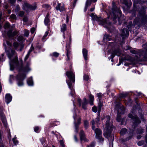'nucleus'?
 <instances>
[{
    "label": "nucleus",
    "instance_id": "nucleus-1",
    "mask_svg": "<svg viewBox=\"0 0 147 147\" xmlns=\"http://www.w3.org/2000/svg\"><path fill=\"white\" fill-rule=\"evenodd\" d=\"M7 55L10 59L9 63L11 70H13L15 67L18 68L20 71H28L30 70L29 67L30 63L29 62L27 63L26 65L24 67H23L22 63L20 65H19L17 55L15 51L11 50V52L8 53Z\"/></svg>",
    "mask_w": 147,
    "mask_h": 147
},
{
    "label": "nucleus",
    "instance_id": "nucleus-2",
    "mask_svg": "<svg viewBox=\"0 0 147 147\" xmlns=\"http://www.w3.org/2000/svg\"><path fill=\"white\" fill-rule=\"evenodd\" d=\"M107 119L105 128V132L103 134L105 137L109 139L110 137L111 131L112 130V125L111 123H109L110 117L107 116L106 117Z\"/></svg>",
    "mask_w": 147,
    "mask_h": 147
},
{
    "label": "nucleus",
    "instance_id": "nucleus-3",
    "mask_svg": "<svg viewBox=\"0 0 147 147\" xmlns=\"http://www.w3.org/2000/svg\"><path fill=\"white\" fill-rule=\"evenodd\" d=\"M130 52L133 54H138L139 57L137 56V59L140 61L146 60L147 58V50L145 51L139 50L138 49H132L130 50Z\"/></svg>",
    "mask_w": 147,
    "mask_h": 147
},
{
    "label": "nucleus",
    "instance_id": "nucleus-4",
    "mask_svg": "<svg viewBox=\"0 0 147 147\" xmlns=\"http://www.w3.org/2000/svg\"><path fill=\"white\" fill-rule=\"evenodd\" d=\"M92 129L94 130L96 134V138L98 139L100 142H103L104 140V139L102 137V132L101 130L98 128H96L94 129L95 128L94 125L95 124V121L94 120L92 121Z\"/></svg>",
    "mask_w": 147,
    "mask_h": 147
},
{
    "label": "nucleus",
    "instance_id": "nucleus-5",
    "mask_svg": "<svg viewBox=\"0 0 147 147\" xmlns=\"http://www.w3.org/2000/svg\"><path fill=\"white\" fill-rule=\"evenodd\" d=\"M112 12L110 13V15H108V18H113V20L114 21H115L116 19L117 18V15L116 13H120L121 11L119 9L116 8L115 9L114 7H113L112 9Z\"/></svg>",
    "mask_w": 147,
    "mask_h": 147
},
{
    "label": "nucleus",
    "instance_id": "nucleus-6",
    "mask_svg": "<svg viewBox=\"0 0 147 147\" xmlns=\"http://www.w3.org/2000/svg\"><path fill=\"white\" fill-rule=\"evenodd\" d=\"M16 77L18 85L19 86H23V83L22 81L25 78V75L24 74H19Z\"/></svg>",
    "mask_w": 147,
    "mask_h": 147
},
{
    "label": "nucleus",
    "instance_id": "nucleus-7",
    "mask_svg": "<svg viewBox=\"0 0 147 147\" xmlns=\"http://www.w3.org/2000/svg\"><path fill=\"white\" fill-rule=\"evenodd\" d=\"M4 111H5V110L3 108H1V120L4 127L7 129V124L6 117L3 113Z\"/></svg>",
    "mask_w": 147,
    "mask_h": 147
},
{
    "label": "nucleus",
    "instance_id": "nucleus-8",
    "mask_svg": "<svg viewBox=\"0 0 147 147\" xmlns=\"http://www.w3.org/2000/svg\"><path fill=\"white\" fill-rule=\"evenodd\" d=\"M94 19L96 21H98L101 24L104 26V27H107V25L110 24V23L108 22L106 19H103L101 18L98 17L97 16L94 17Z\"/></svg>",
    "mask_w": 147,
    "mask_h": 147
},
{
    "label": "nucleus",
    "instance_id": "nucleus-9",
    "mask_svg": "<svg viewBox=\"0 0 147 147\" xmlns=\"http://www.w3.org/2000/svg\"><path fill=\"white\" fill-rule=\"evenodd\" d=\"M128 116L129 117L133 120V126L134 127L140 123V120L136 116H134L131 114H129Z\"/></svg>",
    "mask_w": 147,
    "mask_h": 147
},
{
    "label": "nucleus",
    "instance_id": "nucleus-10",
    "mask_svg": "<svg viewBox=\"0 0 147 147\" xmlns=\"http://www.w3.org/2000/svg\"><path fill=\"white\" fill-rule=\"evenodd\" d=\"M66 74L70 81L74 83L75 82V75L73 71L71 70L69 71H67L66 72Z\"/></svg>",
    "mask_w": 147,
    "mask_h": 147
},
{
    "label": "nucleus",
    "instance_id": "nucleus-11",
    "mask_svg": "<svg viewBox=\"0 0 147 147\" xmlns=\"http://www.w3.org/2000/svg\"><path fill=\"white\" fill-rule=\"evenodd\" d=\"M69 42L68 44H67L66 46V55L67 56V61L70 60V56L71 55V52L70 51V44L71 43V38L70 36L69 37Z\"/></svg>",
    "mask_w": 147,
    "mask_h": 147
},
{
    "label": "nucleus",
    "instance_id": "nucleus-12",
    "mask_svg": "<svg viewBox=\"0 0 147 147\" xmlns=\"http://www.w3.org/2000/svg\"><path fill=\"white\" fill-rule=\"evenodd\" d=\"M125 108L123 106H122L119 108L117 112V120L118 122H120L121 120V117L120 116L121 114H123L125 111Z\"/></svg>",
    "mask_w": 147,
    "mask_h": 147
},
{
    "label": "nucleus",
    "instance_id": "nucleus-13",
    "mask_svg": "<svg viewBox=\"0 0 147 147\" xmlns=\"http://www.w3.org/2000/svg\"><path fill=\"white\" fill-rule=\"evenodd\" d=\"M139 14L140 16L142 17V22L143 23L145 22L147 23V14L146 16L145 10L139 11Z\"/></svg>",
    "mask_w": 147,
    "mask_h": 147
},
{
    "label": "nucleus",
    "instance_id": "nucleus-14",
    "mask_svg": "<svg viewBox=\"0 0 147 147\" xmlns=\"http://www.w3.org/2000/svg\"><path fill=\"white\" fill-rule=\"evenodd\" d=\"M57 10H59L60 12L64 11L65 10L64 5L63 4H61L60 3H58L57 5L55 7Z\"/></svg>",
    "mask_w": 147,
    "mask_h": 147
},
{
    "label": "nucleus",
    "instance_id": "nucleus-15",
    "mask_svg": "<svg viewBox=\"0 0 147 147\" xmlns=\"http://www.w3.org/2000/svg\"><path fill=\"white\" fill-rule=\"evenodd\" d=\"M66 82L69 88L71 90V92L70 93V94L71 96H73L74 95V88L72 84L71 81L68 80H66Z\"/></svg>",
    "mask_w": 147,
    "mask_h": 147
},
{
    "label": "nucleus",
    "instance_id": "nucleus-16",
    "mask_svg": "<svg viewBox=\"0 0 147 147\" xmlns=\"http://www.w3.org/2000/svg\"><path fill=\"white\" fill-rule=\"evenodd\" d=\"M18 33V32L17 30H15L12 32V31L11 30H10L7 32V34L8 36L10 37H13L16 35Z\"/></svg>",
    "mask_w": 147,
    "mask_h": 147
},
{
    "label": "nucleus",
    "instance_id": "nucleus-17",
    "mask_svg": "<svg viewBox=\"0 0 147 147\" xmlns=\"http://www.w3.org/2000/svg\"><path fill=\"white\" fill-rule=\"evenodd\" d=\"M121 35L123 36V38L129 35V32L127 29L124 28L121 30Z\"/></svg>",
    "mask_w": 147,
    "mask_h": 147
},
{
    "label": "nucleus",
    "instance_id": "nucleus-18",
    "mask_svg": "<svg viewBox=\"0 0 147 147\" xmlns=\"http://www.w3.org/2000/svg\"><path fill=\"white\" fill-rule=\"evenodd\" d=\"M5 98V101L7 104H9L12 100V97L10 94H7Z\"/></svg>",
    "mask_w": 147,
    "mask_h": 147
},
{
    "label": "nucleus",
    "instance_id": "nucleus-19",
    "mask_svg": "<svg viewBox=\"0 0 147 147\" xmlns=\"http://www.w3.org/2000/svg\"><path fill=\"white\" fill-rule=\"evenodd\" d=\"M45 24L47 26H49V23L50 22L49 19V14L48 13L46 16L44 21Z\"/></svg>",
    "mask_w": 147,
    "mask_h": 147
},
{
    "label": "nucleus",
    "instance_id": "nucleus-20",
    "mask_svg": "<svg viewBox=\"0 0 147 147\" xmlns=\"http://www.w3.org/2000/svg\"><path fill=\"white\" fill-rule=\"evenodd\" d=\"M80 136L81 140H84L85 141H87L85 137L84 132L82 130H81L80 131Z\"/></svg>",
    "mask_w": 147,
    "mask_h": 147
},
{
    "label": "nucleus",
    "instance_id": "nucleus-21",
    "mask_svg": "<svg viewBox=\"0 0 147 147\" xmlns=\"http://www.w3.org/2000/svg\"><path fill=\"white\" fill-rule=\"evenodd\" d=\"M83 101L82 104V108L84 109L86 108V105L87 104L88 101L86 98H84L83 100Z\"/></svg>",
    "mask_w": 147,
    "mask_h": 147
},
{
    "label": "nucleus",
    "instance_id": "nucleus-22",
    "mask_svg": "<svg viewBox=\"0 0 147 147\" xmlns=\"http://www.w3.org/2000/svg\"><path fill=\"white\" fill-rule=\"evenodd\" d=\"M82 53L85 60H87L88 51L85 49H83L82 50Z\"/></svg>",
    "mask_w": 147,
    "mask_h": 147
},
{
    "label": "nucleus",
    "instance_id": "nucleus-23",
    "mask_svg": "<svg viewBox=\"0 0 147 147\" xmlns=\"http://www.w3.org/2000/svg\"><path fill=\"white\" fill-rule=\"evenodd\" d=\"M81 121V118L79 117L77 120V123L76 122H74L75 128L76 129H77L78 128V125L80 124Z\"/></svg>",
    "mask_w": 147,
    "mask_h": 147
},
{
    "label": "nucleus",
    "instance_id": "nucleus-24",
    "mask_svg": "<svg viewBox=\"0 0 147 147\" xmlns=\"http://www.w3.org/2000/svg\"><path fill=\"white\" fill-rule=\"evenodd\" d=\"M89 98L90 99V104L91 105H93V101L94 100V96L91 95L90 94L89 96Z\"/></svg>",
    "mask_w": 147,
    "mask_h": 147
},
{
    "label": "nucleus",
    "instance_id": "nucleus-25",
    "mask_svg": "<svg viewBox=\"0 0 147 147\" xmlns=\"http://www.w3.org/2000/svg\"><path fill=\"white\" fill-rule=\"evenodd\" d=\"M27 83L29 86H32L33 84L32 77H30L27 80Z\"/></svg>",
    "mask_w": 147,
    "mask_h": 147
},
{
    "label": "nucleus",
    "instance_id": "nucleus-26",
    "mask_svg": "<svg viewBox=\"0 0 147 147\" xmlns=\"http://www.w3.org/2000/svg\"><path fill=\"white\" fill-rule=\"evenodd\" d=\"M59 124V122L57 121H55L53 122H51L50 123L51 126H54L57 125Z\"/></svg>",
    "mask_w": 147,
    "mask_h": 147
},
{
    "label": "nucleus",
    "instance_id": "nucleus-27",
    "mask_svg": "<svg viewBox=\"0 0 147 147\" xmlns=\"http://www.w3.org/2000/svg\"><path fill=\"white\" fill-rule=\"evenodd\" d=\"M132 134H131L127 138L125 139H122L121 140L123 142L127 141L131 139L132 138Z\"/></svg>",
    "mask_w": 147,
    "mask_h": 147
},
{
    "label": "nucleus",
    "instance_id": "nucleus-28",
    "mask_svg": "<svg viewBox=\"0 0 147 147\" xmlns=\"http://www.w3.org/2000/svg\"><path fill=\"white\" fill-rule=\"evenodd\" d=\"M30 4L27 3H25L23 5V9H26V8H29Z\"/></svg>",
    "mask_w": 147,
    "mask_h": 147
},
{
    "label": "nucleus",
    "instance_id": "nucleus-29",
    "mask_svg": "<svg viewBox=\"0 0 147 147\" xmlns=\"http://www.w3.org/2000/svg\"><path fill=\"white\" fill-rule=\"evenodd\" d=\"M13 45L14 48L16 49L19 46V44L18 42L16 41L14 42Z\"/></svg>",
    "mask_w": 147,
    "mask_h": 147
},
{
    "label": "nucleus",
    "instance_id": "nucleus-30",
    "mask_svg": "<svg viewBox=\"0 0 147 147\" xmlns=\"http://www.w3.org/2000/svg\"><path fill=\"white\" fill-rule=\"evenodd\" d=\"M20 9V8L18 5H17L16 7V8L14 10H13V11L15 12L16 13H17L18 12Z\"/></svg>",
    "mask_w": 147,
    "mask_h": 147
},
{
    "label": "nucleus",
    "instance_id": "nucleus-31",
    "mask_svg": "<svg viewBox=\"0 0 147 147\" xmlns=\"http://www.w3.org/2000/svg\"><path fill=\"white\" fill-rule=\"evenodd\" d=\"M127 131V129L125 128H123L121 129L120 131V134L121 135H124Z\"/></svg>",
    "mask_w": 147,
    "mask_h": 147
},
{
    "label": "nucleus",
    "instance_id": "nucleus-32",
    "mask_svg": "<svg viewBox=\"0 0 147 147\" xmlns=\"http://www.w3.org/2000/svg\"><path fill=\"white\" fill-rule=\"evenodd\" d=\"M102 104L101 103H99L98 107V113H100L101 111V109L102 107Z\"/></svg>",
    "mask_w": 147,
    "mask_h": 147
},
{
    "label": "nucleus",
    "instance_id": "nucleus-33",
    "mask_svg": "<svg viewBox=\"0 0 147 147\" xmlns=\"http://www.w3.org/2000/svg\"><path fill=\"white\" fill-rule=\"evenodd\" d=\"M61 29V31L63 32L65 30H66V26L65 24H63L62 25Z\"/></svg>",
    "mask_w": 147,
    "mask_h": 147
},
{
    "label": "nucleus",
    "instance_id": "nucleus-34",
    "mask_svg": "<svg viewBox=\"0 0 147 147\" xmlns=\"http://www.w3.org/2000/svg\"><path fill=\"white\" fill-rule=\"evenodd\" d=\"M84 124L85 127L86 129L88 126V122L87 120L84 121Z\"/></svg>",
    "mask_w": 147,
    "mask_h": 147
},
{
    "label": "nucleus",
    "instance_id": "nucleus-35",
    "mask_svg": "<svg viewBox=\"0 0 147 147\" xmlns=\"http://www.w3.org/2000/svg\"><path fill=\"white\" fill-rule=\"evenodd\" d=\"M36 8V6L35 5H30L29 9L30 10H34Z\"/></svg>",
    "mask_w": 147,
    "mask_h": 147
},
{
    "label": "nucleus",
    "instance_id": "nucleus-36",
    "mask_svg": "<svg viewBox=\"0 0 147 147\" xmlns=\"http://www.w3.org/2000/svg\"><path fill=\"white\" fill-rule=\"evenodd\" d=\"M49 33V32L48 31H46L45 32V33L44 34V35L43 36L42 38V40L44 41H45V38L47 36V35H48Z\"/></svg>",
    "mask_w": 147,
    "mask_h": 147
},
{
    "label": "nucleus",
    "instance_id": "nucleus-37",
    "mask_svg": "<svg viewBox=\"0 0 147 147\" xmlns=\"http://www.w3.org/2000/svg\"><path fill=\"white\" fill-rule=\"evenodd\" d=\"M24 37L23 36H19L17 38V40L19 42L21 41L24 40Z\"/></svg>",
    "mask_w": 147,
    "mask_h": 147
},
{
    "label": "nucleus",
    "instance_id": "nucleus-38",
    "mask_svg": "<svg viewBox=\"0 0 147 147\" xmlns=\"http://www.w3.org/2000/svg\"><path fill=\"white\" fill-rule=\"evenodd\" d=\"M10 18L13 20H16L17 17L14 14H11L10 17Z\"/></svg>",
    "mask_w": 147,
    "mask_h": 147
},
{
    "label": "nucleus",
    "instance_id": "nucleus-39",
    "mask_svg": "<svg viewBox=\"0 0 147 147\" xmlns=\"http://www.w3.org/2000/svg\"><path fill=\"white\" fill-rule=\"evenodd\" d=\"M104 38L107 39L108 41H110L111 39L110 37L109 36L106 34L105 35Z\"/></svg>",
    "mask_w": 147,
    "mask_h": 147
},
{
    "label": "nucleus",
    "instance_id": "nucleus-40",
    "mask_svg": "<svg viewBox=\"0 0 147 147\" xmlns=\"http://www.w3.org/2000/svg\"><path fill=\"white\" fill-rule=\"evenodd\" d=\"M29 31L27 30H25L24 33V36L26 37H28L29 35Z\"/></svg>",
    "mask_w": 147,
    "mask_h": 147
},
{
    "label": "nucleus",
    "instance_id": "nucleus-41",
    "mask_svg": "<svg viewBox=\"0 0 147 147\" xmlns=\"http://www.w3.org/2000/svg\"><path fill=\"white\" fill-rule=\"evenodd\" d=\"M143 129L141 127L139 128L138 130L137 133L138 134H141L143 133Z\"/></svg>",
    "mask_w": 147,
    "mask_h": 147
},
{
    "label": "nucleus",
    "instance_id": "nucleus-42",
    "mask_svg": "<svg viewBox=\"0 0 147 147\" xmlns=\"http://www.w3.org/2000/svg\"><path fill=\"white\" fill-rule=\"evenodd\" d=\"M144 143V140H141L139 141L138 142V145L139 146H141L143 145Z\"/></svg>",
    "mask_w": 147,
    "mask_h": 147
},
{
    "label": "nucleus",
    "instance_id": "nucleus-43",
    "mask_svg": "<svg viewBox=\"0 0 147 147\" xmlns=\"http://www.w3.org/2000/svg\"><path fill=\"white\" fill-rule=\"evenodd\" d=\"M24 15V12L23 11H20L18 15L19 16L22 17Z\"/></svg>",
    "mask_w": 147,
    "mask_h": 147
},
{
    "label": "nucleus",
    "instance_id": "nucleus-44",
    "mask_svg": "<svg viewBox=\"0 0 147 147\" xmlns=\"http://www.w3.org/2000/svg\"><path fill=\"white\" fill-rule=\"evenodd\" d=\"M12 140L13 143L16 145L18 144V141L16 140V138H13Z\"/></svg>",
    "mask_w": 147,
    "mask_h": 147
},
{
    "label": "nucleus",
    "instance_id": "nucleus-45",
    "mask_svg": "<svg viewBox=\"0 0 147 147\" xmlns=\"http://www.w3.org/2000/svg\"><path fill=\"white\" fill-rule=\"evenodd\" d=\"M91 2L90 0H87L85 6L88 7L91 4Z\"/></svg>",
    "mask_w": 147,
    "mask_h": 147
},
{
    "label": "nucleus",
    "instance_id": "nucleus-46",
    "mask_svg": "<svg viewBox=\"0 0 147 147\" xmlns=\"http://www.w3.org/2000/svg\"><path fill=\"white\" fill-rule=\"evenodd\" d=\"M114 52H115V54L118 56H119L120 54V53L119 52V50H116L114 51Z\"/></svg>",
    "mask_w": 147,
    "mask_h": 147
},
{
    "label": "nucleus",
    "instance_id": "nucleus-47",
    "mask_svg": "<svg viewBox=\"0 0 147 147\" xmlns=\"http://www.w3.org/2000/svg\"><path fill=\"white\" fill-rule=\"evenodd\" d=\"M34 49V47L33 46V45H32L30 49H29L28 52V53L30 54V53Z\"/></svg>",
    "mask_w": 147,
    "mask_h": 147
},
{
    "label": "nucleus",
    "instance_id": "nucleus-48",
    "mask_svg": "<svg viewBox=\"0 0 147 147\" xmlns=\"http://www.w3.org/2000/svg\"><path fill=\"white\" fill-rule=\"evenodd\" d=\"M8 138H9V140H11V135L10 134V130H8Z\"/></svg>",
    "mask_w": 147,
    "mask_h": 147
},
{
    "label": "nucleus",
    "instance_id": "nucleus-49",
    "mask_svg": "<svg viewBox=\"0 0 147 147\" xmlns=\"http://www.w3.org/2000/svg\"><path fill=\"white\" fill-rule=\"evenodd\" d=\"M89 77L88 76L86 75H85L84 76V79L85 81H88L89 80Z\"/></svg>",
    "mask_w": 147,
    "mask_h": 147
},
{
    "label": "nucleus",
    "instance_id": "nucleus-50",
    "mask_svg": "<svg viewBox=\"0 0 147 147\" xmlns=\"http://www.w3.org/2000/svg\"><path fill=\"white\" fill-rule=\"evenodd\" d=\"M10 26V24L8 23H5L4 26V28L5 29H7Z\"/></svg>",
    "mask_w": 147,
    "mask_h": 147
},
{
    "label": "nucleus",
    "instance_id": "nucleus-51",
    "mask_svg": "<svg viewBox=\"0 0 147 147\" xmlns=\"http://www.w3.org/2000/svg\"><path fill=\"white\" fill-rule=\"evenodd\" d=\"M53 56L55 57H57L58 56L59 54L58 53L56 52H54L52 54Z\"/></svg>",
    "mask_w": 147,
    "mask_h": 147
},
{
    "label": "nucleus",
    "instance_id": "nucleus-52",
    "mask_svg": "<svg viewBox=\"0 0 147 147\" xmlns=\"http://www.w3.org/2000/svg\"><path fill=\"white\" fill-rule=\"evenodd\" d=\"M39 129V127L37 126L34 127V131L36 132H38V131Z\"/></svg>",
    "mask_w": 147,
    "mask_h": 147
},
{
    "label": "nucleus",
    "instance_id": "nucleus-53",
    "mask_svg": "<svg viewBox=\"0 0 147 147\" xmlns=\"http://www.w3.org/2000/svg\"><path fill=\"white\" fill-rule=\"evenodd\" d=\"M30 53H28H28L26 55V56L25 57V58L24 59V60L25 61H26L27 59L28 58L29 56H30Z\"/></svg>",
    "mask_w": 147,
    "mask_h": 147
},
{
    "label": "nucleus",
    "instance_id": "nucleus-54",
    "mask_svg": "<svg viewBox=\"0 0 147 147\" xmlns=\"http://www.w3.org/2000/svg\"><path fill=\"white\" fill-rule=\"evenodd\" d=\"M92 111L95 113L97 111V109L96 107L95 106H94L92 108Z\"/></svg>",
    "mask_w": 147,
    "mask_h": 147
},
{
    "label": "nucleus",
    "instance_id": "nucleus-55",
    "mask_svg": "<svg viewBox=\"0 0 147 147\" xmlns=\"http://www.w3.org/2000/svg\"><path fill=\"white\" fill-rule=\"evenodd\" d=\"M60 145L62 147H65L64 144V142L62 140H61L60 141Z\"/></svg>",
    "mask_w": 147,
    "mask_h": 147
},
{
    "label": "nucleus",
    "instance_id": "nucleus-56",
    "mask_svg": "<svg viewBox=\"0 0 147 147\" xmlns=\"http://www.w3.org/2000/svg\"><path fill=\"white\" fill-rule=\"evenodd\" d=\"M97 96L100 100L102 97V94L100 93H98L97 94Z\"/></svg>",
    "mask_w": 147,
    "mask_h": 147
},
{
    "label": "nucleus",
    "instance_id": "nucleus-57",
    "mask_svg": "<svg viewBox=\"0 0 147 147\" xmlns=\"http://www.w3.org/2000/svg\"><path fill=\"white\" fill-rule=\"evenodd\" d=\"M16 1V0H9V2L12 5H13Z\"/></svg>",
    "mask_w": 147,
    "mask_h": 147
},
{
    "label": "nucleus",
    "instance_id": "nucleus-58",
    "mask_svg": "<svg viewBox=\"0 0 147 147\" xmlns=\"http://www.w3.org/2000/svg\"><path fill=\"white\" fill-rule=\"evenodd\" d=\"M127 96V94H121L120 95L121 97H125Z\"/></svg>",
    "mask_w": 147,
    "mask_h": 147
},
{
    "label": "nucleus",
    "instance_id": "nucleus-59",
    "mask_svg": "<svg viewBox=\"0 0 147 147\" xmlns=\"http://www.w3.org/2000/svg\"><path fill=\"white\" fill-rule=\"evenodd\" d=\"M35 30V29L34 28H32L31 29V33L33 34L34 33Z\"/></svg>",
    "mask_w": 147,
    "mask_h": 147
},
{
    "label": "nucleus",
    "instance_id": "nucleus-60",
    "mask_svg": "<svg viewBox=\"0 0 147 147\" xmlns=\"http://www.w3.org/2000/svg\"><path fill=\"white\" fill-rule=\"evenodd\" d=\"M23 20L24 22H27L28 21V18L26 17H24L23 18Z\"/></svg>",
    "mask_w": 147,
    "mask_h": 147
},
{
    "label": "nucleus",
    "instance_id": "nucleus-61",
    "mask_svg": "<svg viewBox=\"0 0 147 147\" xmlns=\"http://www.w3.org/2000/svg\"><path fill=\"white\" fill-rule=\"evenodd\" d=\"M99 121V117H97V118L95 119V122L96 123H98Z\"/></svg>",
    "mask_w": 147,
    "mask_h": 147
},
{
    "label": "nucleus",
    "instance_id": "nucleus-62",
    "mask_svg": "<svg viewBox=\"0 0 147 147\" xmlns=\"http://www.w3.org/2000/svg\"><path fill=\"white\" fill-rule=\"evenodd\" d=\"M115 52H113L112 53V54L111 55V57L112 59H113L114 57V56L115 55Z\"/></svg>",
    "mask_w": 147,
    "mask_h": 147
},
{
    "label": "nucleus",
    "instance_id": "nucleus-63",
    "mask_svg": "<svg viewBox=\"0 0 147 147\" xmlns=\"http://www.w3.org/2000/svg\"><path fill=\"white\" fill-rule=\"evenodd\" d=\"M45 7L48 8H51V7L49 5H47V4H45Z\"/></svg>",
    "mask_w": 147,
    "mask_h": 147
},
{
    "label": "nucleus",
    "instance_id": "nucleus-64",
    "mask_svg": "<svg viewBox=\"0 0 147 147\" xmlns=\"http://www.w3.org/2000/svg\"><path fill=\"white\" fill-rule=\"evenodd\" d=\"M94 144L93 143L90 145L89 146H88L87 147H94Z\"/></svg>",
    "mask_w": 147,
    "mask_h": 147
}]
</instances>
